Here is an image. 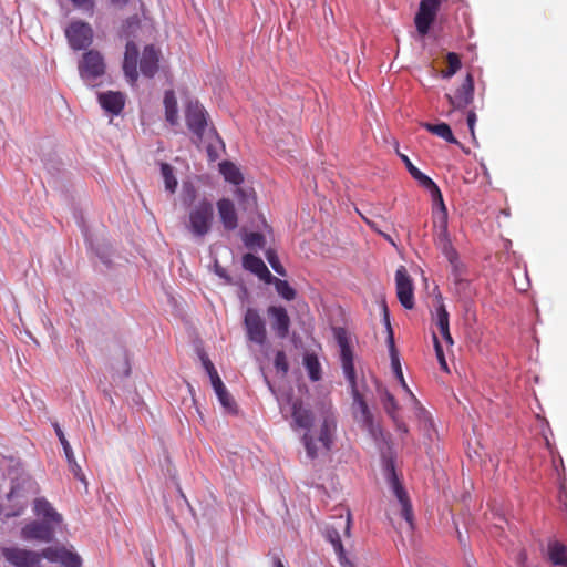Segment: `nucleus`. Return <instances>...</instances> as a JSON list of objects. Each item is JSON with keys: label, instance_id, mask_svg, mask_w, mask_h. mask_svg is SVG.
I'll list each match as a JSON object with an SVG mask.
<instances>
[{"label": "nucleus", "instance_id": "de8ad7c7", "mask_svg": "<svg viewBox=\"0 0 567 567\" xmlns=\"http://www.w3.org/2000/svg\"><path fill=\"white\" fill-rule=\"evenodd\" d=\"M363 220L367 223V225L372 229L374 230L375 233L378 234H382V230H381V225L378 220H373V219H368L367 217H362Z\"/></svg>", "mask_w": 567, "mask_h": 567}, {"label": "nucleus", "instance_id": "f3484780", "mask_svg": "<svg viewBox=\"0 0 567 567\" xmlns=\"http://www.w3.org/2000/svg\"><path fill=\"white\" fill-rule=\"evenodd\" d=\"M21 535L22 538L27 540L37 539L50 542L53 537V530L45 523L32 522L22 528Z\"/></svg>", "mask_w": 567, "mask_h": 567}, {"label": "nucleus", "instance_id": "79ce46f5", "mask_svg": "<svg viewBox=\"0 0 567 567\" xmlns=\"http://www.w3.org/2000/svg\"><path fill=\"white\" fill-rule=\"evenodd\" d=\"M275 367L278 371L282 372V374H287L289 370V364L287 360V355L284 351H278L275 355Z\"/></svg>", "mask_w": 567, "mask_h": 567}, {"label": "nucleus", "instance_id": "9b49d317", "mask_svg": "<svg viewBox=\"0 0 567 567\" xmlns=\"http://www.w3.org/2000/svg\"><path fill=\"white\" fill-rule=\"evenodd\" d=\"M384 311H385V321H386V326H388V330H389L388 343H389V352H390L391 367H392L393 373H394L395 378L399 380V382L401 383L402 388L412 396L413 400L416 401L414 394L409 389V386L404 380V377H403V371H402L401 363H400L399 352L395 348L393 331L390 326L386 307H384Z\"/></svg>", "mask_w": 567, "mask_h": 567}, {"label": "nucleus", "instance_id": "e2e57ef3", "mask_svg": "<svg viewBox=\"0 0 567 567\" xmlns=\"http://www.w3.org/2000/svg\"><path fill=\"white\" fill-rule=\"evenodd\" d=\"M153 567H155V566L153 565Z\"/></svg>", "mask_w": 567, "mask_h": 567}, {"label": "nucleus", "instance_id": "4d7b16f0", "mask_svg": "<svg viewBox=\"0 0 567 567\" xmlns=\"http://www.w3.org/2000/svg\"><path fill=\"white\" fill-rule=\"evenodd\" d=\"M344 533H346L347 536L350 535V516H348V518H347V524H346Z\"/></svg>", "mask_w": 567, "mask_h": 567}, {"label": "nucleus", "instance_id": "6e6d98bb", "mask_svg": "<svg viewBox=\"0 0 567 567\" xmlns=\"http://www.w3.org/2000/svg\"><path fill=\"white\" fill-rule=\"evenodd\" d=\"M128 1L130 0H111V2L113 4L121 6V7L125 6Z\"/></svg>", "mask_w": 567, "mask_h": 567}, {"label": "nucleus", "instance_id": "6e6552de", "mask_svg": "<svg viewBox=\"0 0 567 567\" xmlns=\"http://www.w3.org/2000/svg\"><path fill=\"white\" fill-rule=\"evenodd\" d=\"M185 118L188 128L196 136V142H200L207 127V113L205 109L197 101H190L185 110Z\"/></svg>", "mask_w": 567, "mask_h": 567}, {"label": "nucleus", "instance_id": "a211bd4d", "mask_svg": "<svg viewBox=\"0 0 567 567\" xmlns=\"http://www.w3.org/2000/svg\"><path fill=\"white\" fill-rule=\"evenodd\" d=\"M392 487H393L394 495L396 496L398 501L400 502V504L402 506V512H401L402 517L410 525H412L413 511H412V505H411L409 495L405 492V489L403 488V486L401 485V483L399 482L393 470H392Z\"/></svg>", "mask_w": 567, "mask_h": 567}, {"label": "nucleus", "instance_id": "5701e85b", "mask_svg": "<svg viewBox=\"0 0 567 567\" xmlns=\"http://www.w3.org/2000/svg\"><path fill=\"white\" fill-rule=\"evenodd\" d=\"M165 118L171 125L178 124L177 100L173 90H168L164 94Z\"/></svg>", "mask_w": 567, "mask_h": 567}, {"label": "nucleus", "instance_id": "4be33fe9", "mask_svg": "<svg viewBox=\"0 0 567 567\" xmlns=\"http://www.w3.org/2000/svg\"><path fill=\"white\" fill-rule=\"evenodd\" d=\"M548 559L556 566L567 567V547L558 540L549 542Z\"/></svg>", "mask_w": 567, "mask_h": 567}, {"label": "nucleus", "instance_id": "1a4fd4ad", "mask_svg": "<svg viewBox=\"0 0 567 567\" xmlns=\"http://www.w3.org/2000/svg\"><path fill=\"white\" fill-rule=\"evenodd\" d=\"M396 296L400 303L405 309L414 307V287L404 266H400L395 271Z\"/></svg>", "mask_w": 567, "mask_h": 567}, {"label": "nucleus", "instance_id": "dca6fc26", "mask_svg": "<svg viewBox=\"0 0 567 567\" xmlns=\"http://www.w3.org/2000/svg\"><path fill=\"white\" fill-rule=\"evenodd\" d=\"M101 107L113 115H118L125 105V95L121 92L107 91L99 94Z\"/></svg>", "mask_w": 567, "mask_h": 567}, {"label": "nucleus", "instance_id": "c85d7f7f", "mask_svg": "<svg viewBox=\"0 0 567 567\" xmlns=\"http://www.w3.org/2000/svg\"><path fill=\"white\" fill-rule=\"evenodd\" d=\"M436 324L439 327L440 333L442 334L443 339L449 343L450 346L453 344V339L450 333V327H449V312L446 311L445 307L441 305L437 309V321Z\"/></svg>", "mask_w": 567, "mask_h": 567}, {"label": "nucleus", "instance_id": "603ef678", "mask_svg": "<svg viewBox=\"0 0 567 567\" xmlns=\"http://www.w3.org/2000/svg\"><path fill=\"white\" fill-rule=\"evenodd\" d=\"M209 378H210V382H212V385L218 381H220V377L218 375V372L217 370L215 369L214 365H210V370L209 372H207Z\"/></svg>", "mask_w": 567, "mask_h": 567}, {"label": "nucleus", "instance_id": "c9c22d12", "mask_svg": "<svg viewBox=\"0 0 567 567\" xmlns=\"http://www.w3.org/2000/svg\"><path fill=\"white\" fill-rule=\"evenodd\" d=\"M265 243V237L260 233H248L244 237V244L249 249L262 248Z\"/></svg>", "mask_w": 567, "mask_h": 567}, {"label": "nucleus", "instance_id": "864d4df0", "mask_svg": "<svg viewBox=\"0 0 567 567\" xmlns=\"http://www.w3.org/2000/svg\"><path fill=\"white\" fill-rule=\"evenodd\" d=\"M440 247L442 248V251H443L444 255L446 252H449V250H451L453 248V246H452L450 240H445L443 245H440Z\"/></svg>", "mask_w": 567, "mask_h": 567}, {"label": "nucleus", "instance_id": "20e7f679", "mask_svg": "<svg viewBox=\"0 0 567 567\" xmlns=\"http://www.w3.org/2000/svg\"><path fill=\"white\" fill-rule=\"evenodd\" d=\"M105 69L104 58L97 50H89L79 62V74L89 84L101 78Z\"/></svg>", "mask_w": 567, "mask_h": 567}, {"label": "nucleus", "instance_id": "9d476101", "mask_svg": "<svg viewBox=\"0 0 567 567\" xmlns=\"http://www.w3.org/2000/svg\"><path fill=\"white\" fill-rule=\"evenodd\" d=\"M2 555L14 567H40L41 564L39 553L23 548H2Z\"/></svg>", "mask_w": 567, "mask_h": 567}, {"label": "nucleus", "instance_id": "680f3d73", "mask_svg": "<svg viewBox=\"0 0 567 567\" xmlns=\"http://www.w3.org/2000/svg\"><path fill=\"white\" fill-rule=\"evenodd\" d=\"M128 23H130V24H132V23H136V24H137V23H138V20H132V21H128Z\"/></svg>", "mask_w": 567, "mask_h": 567}, {"label": "nucleus", "instance_id": "393cba45", "mask_svg": "<svg viewBox=\"0 0 567 567\" xmlns=\"http://www.w3.org/2000/svg\"><path fill=\"white\" fill-rule=\"evenodd\" d=\"M423 127L427 132L445 140L449 143L458 144V141L454 137L451 127L446 123H440V124L424 123Z\"/></svg>", "mask_w": 567, "mask_h": 567}, {"label": "nucleus", "instance_id": "b1692460", "mask_svg": "<svg viewBox=\"0 0 567 567\" xmlns=\"http://www.w3.org/2000/svg\"><path fill=\"white\" fill-rule=\"evenodd\" d=\"M303 365L308 372V377L312 382H317L322 378V369L317 354L306 353L303 357Z\"/></svg>", "mask_w": 567, "mask_h": 567}, {"label": "nucleus", "instance_id": "473e14b6", "mask_svg": "<svg viewBox=\"0 0 567 567\" xmlns=\"http://www.w3.org/2000/svg\"><path fill=\"white\" fill-rule=\"evenodd\" d=\"M235 197L244 210L252 208L256 204L252 193L241 187L236 188Z\"/></svg>", "mask_w": 567, "mask_h": 567}, {"label": "nucleus", "instance_id": "09e8293b", "mask_svg": "<svg viewBox=\"0 0 567 567\" xmlns=\"http://www.w3.org/2000/svg\"><path fill=\"white\" fill-rule=\"evenodd\" d=\"M445 257L453 265V267L456 271L457 270L456 261L458 258L456 250L454 248H452L451 250H449V252L445 254Z\"/></svg>", "mask_w": 567, "mask_h": 567}, {"label": "nucleus", "instance_id": "a18cd8bd", "mask_svg": "<svg viewBox=\"0 0 567 567\" xmlns=\"http://www.w3.org/2000/svg\"><path fill=\"white\" fill-rule=\"evenodd\" d=\"M476 113L474 110H470L467 112V116H466V122H467V126L470 128V132H471V135L474 137V126H475V123H476Z\"/></svg>", "mask_w": 567, "mask_h": 567}, {"label": "nucleus", "instance_id": "f8f14e48", "mask_svg": "<svg viewBox=\"0 0 567 567\" xmlns=\"http://www.w3.org/2000/svg\"><path fill=\"white\" fill-rule=\"evenodd\" d=\"M267 315L276 336L280 339H285L290 328V318L287 310L282 306H270L267 309Z\"/></svg>", "mask_w": 567, "mask_h": 567}, {"label": "nucleus", "instance_id": "412c9836", "mask_svg": "<svg viewBox=\"0 0 567 567\" xmlns=\"http://www.w3.org/2000/svg\"><path fill=\"white\" fill-rule=\"evenodd\" d=\"M33 511L35 515L42 516L44 519L53 523H60L62 517L51 506V504L44 498H37L34 501Z\"/></svg>", "mask_w": 567, "mask_h": 567}, {"label": "nucleus", "instance_id": "39448f33", "mask_svg": "<svg viewBox=\"0 0 567 567\" xmlns=\"http://www.w3.org/2000/svg\"><path fill=\"white\" fill-rule=\"evenodd\" d=\"M65 37L74 51L84 50L93 42V29L87 22L75 20L65 28Z\"/></svg>", "mask_w": 567, "mask_h": 567}, {"label": "nucleus", "instance_id": "ddd939ff", "mask_svg": "<svg viewBox=\"0 0 567 567\" xmlns=\"http://www.w3.org/2000/svg\"><path fill=\"white\" fill-rule=\"evenodd\" d=\"M138 48L133 41H128L125 47L123 71L131 84L138 79L137 72Z\"/></svg>", "mask_w": 567, "mask_h": 567}, {"label": "nucleus", "instance_id": "7c9ffc66", "mask_svg": "<svg viewBox=\"0 0 567 567\" xmlns=\"http://www.w3.org/2000/svg\"><path fill=\"white\" fill-rule=\"evenodd\" d=\"M446 63L447 69L442 71V76L445 79H450L461 69L462 63L458 54L454 52H449L446 54Z\"/></svg>", "mask_w": 567, "mask_h": 567}, {"label": "nucleus", "instance_id": "aec40b11", "mask_svg": "<svg viewBox=\"0 0 567 567\" xmlns=\"http://www.w3.org/2000/svg\"><path fill=\"white\" fill-rule=\"evenodd\" d=\"M413 178L419 182L421 186L429 189L434 203L440 205V208H444V200L439 186L427 175L419 171Z\"/></svg>", "mask_w": 567, "mask_h": 567}, {"label": "nucleus", "instance_id": "c756f323", "mask_svg": "<svg viewBox=\"0 0 567 567\" xmlns=\"http://www.w3.org/2000/svg\"><path fill=\"white\" fill-rule=\"evenodd\" d=\"M161 173L164 179L165 189L174 194L177 189L178 182L174 175V168L168 163H161Z\"/></svg>", "mask_w": 567, "mask_h": 567}, {"label": "nucleus", "instance_id": "a19ab883", "mask_svg": "<svg viewBox=\"0 0 567 567\" xmlns=\"http://www.w3.org/2000/svg\"><path fill=\"white\" fill-rule=\"evenodd\" d=\"M266 258H267L268 262L270 264V266L272 267V269L278 275L286 276V270H285L284 266L280 264L279 258L274 250H268L266 252Z\"/></svg>", "mask_w": 567, "mask_h": 567}, {"label": "nucleus", "instance_id": "8fccbe9b", "mask_svg": "<svg viewBox=\"0 0 567 567\" xmlns=\"http://www.w3.org/2000/svg\"><path fill=\"white\" fill-rule=\"evenodd\" d=\"M392 420L394 421L398 431H400L404 434H406L409 432L408 425L403 421L399 420L396 417V415Z\"/></svg>", "mask_w": 567, "mask_h": 567}, {"label": "nucleus", "instance_id": "49530a36", "mask_svg": "<svg viewBox=\"0 0 567 567\" xmlns=\"http://www.w3.org/2000/svg\"><path fill=\"white\" fill-rule=\"evenodd\" d=\"M400 157H401L402 162L405 164L406 169L409 171V173L411 174L412 177L416 173H419L420 169L416 166L413 165V163L411 162V159L406 155L400 154Z\"/></svg>", "mask_w": 567, "mask_h": 567}, {"label": "nucleus", "instance_id": "5fc2aeb1", "mask_svg": "<svg viewBox=\"0 0 567 567\" xmlns=\"http://www.w3.org/2000/svg\"><path fill=\"white\" fill-rule=\"evenodd\" d=\"M202 360H203V365H204L206 372H209L210 365H214V364L212 363V361L208 358L203 357Z\"/></svg>", "mask_w": 567, "mask_h": 567}, {"label": "nucleus", "instance_id": "f704fd0d", "mask_svg": "<svg viewBox=\"0 0 567 567\" xmlns=\"http://www.w3.org/2000/svg\"><path fill=\"white\" fill-rule=\"evenodd\" d=\"M327 537L329 542L332 544L334 551L339 556L340 561L342 563L343 559H346V553L339 533L334 529L328 530Z\"/></svg>", "mask_w": 567, "mask_h": 567}, {"label": "nucleus", "instance_id": "72a5a7b5", "mask_svg": "<svg viewBox=\"0 0 567 567\" xmlns=\"http://www.w3.org/2000/svg\"><path fill=\"white\" fill-rule=\"evenodd\" d=\"M381 400H382V403H383V406H384V410L386 411V413L392 419H394L399 406H398V402H396L395 398L393 396V394H391L388 390L384 389L381 394Z\"/></svg>", "mask_w": 567, "mask_h": 567}, {"label": "nucleus", "instance_id": "6ab92c4d", "mask_svg": "<svg viewBox=\"0 0 567 567\" xmlns=\"http://www.w3.org/2000/svg\"><path fill=\"white\" fill-rule=\"evenodd\" d=\"M243 266L246 270L257 275L260 279L270 281L272 278L262 259L252 254H246L243 257Z\"/></svg>", "mask_w": 567, "mask_h": 567}, {"label": "nucleus", "instance_id": "4468645a", "mask_svg": "<svg viewBox=\"0 0 567 567\" xmlns=\"http://www.w3.org/2000/svg\"><path fill=\"white\" fill-rule=\"evenodd\" d=\"M159 51L153 44L146 45L142 53L140 70L146 78H153L158 71Z\"/></svg>", "mask_w": 567, "mask_h": 567}, {"label": "nucleus", "instance_id": "ea45409f", "mask_svg": "<svg viewBox=\"0 0 567 567\" xmlns=\"http://www.w3.org/2000/svg\"><path fill=\"white\" fill-rule=\"evenodd\" d=\"M63 548L64 547H48V548H44L39 554L41 555V559L45 558L50 561L55 563V561H60V559L62 558L61 553L63 551Z\"/></svg>", "mask_w": 567, "mask_h": 567}, {"label": "nucleus", "instance_id": "0eeeda50", "mask_svg": "<svg viewBox=\"0 0 567 567\" xmlns=\"http://www.w3.org/2000/svg\"><path fill=\"white\" fill-rule=\"evenodd\" d=\"M244 327L249 341L262 346L267 340L266 323L259 312L248 308L244 316Z\"/></svg>", "mask_w": 567, "mask_h": 567}, {"label": "nucleus", "instance_id": "e433bc0d", "mask_svg": "<svg viewBox=\"0 0 567 567\" xmlns=\"http://www.w3.org/2000/svg\"><path fill=\"white\" fill-rule=\"evenodd\" d=\"M61 559L60 563L64 567H81L82 566V559L81 557L72 551H69L66 548H63V551L61 553Z\"/></svg>", "mask_w": 567, "mask_h": 567}, {"label": "nucleus", "instance_id": "13d9d810", "mask_svg": "<svg viewBox=\"0 0 567 567\" xmlns=\"http://www.w3.org/2000/svg\"><path fill=\"white\" fill-rule=\"evenodd\" d=\"M216 272H217V275H218L219 277H221V278H226V274H225V270H224V269H221V268L217 267Z\"/></svg>", "mask_w": 567, "mask_h": 567}, {"label": "nucleus", "instance_id": "4c0bfd02", "mask_svg": "<svg viewBox=\"0 0 567 567\" xmlns=\"http://www.w3.org/2000/svg\"><path fill=\"white\" fill-rule=\"evenodd\" d=\"M53 426H54L55 434L59 437L61 445L63 446V451L66 456V460L73 461L74 454H73L72 447H71L69 441L66 440L62 429L60 427V425L58 423H55Z\"/></svg>", "mask_w": 567, "mask_h": 567}, {"label": "nucleus", "instance_id": "a878e982", "mask_svg": "<svg viewBox=\"0 0 567 567\" xmlns=\"http://www.w3.org/2000/svg\"><path fill=\"white\" fill-rule=\"evenodd\" d=\"M219 168L227 182L237 186L244 182L243 174L234 163L227 161L223 162L219 164Z\"/></svg>", "mask_w": 567, "mask_h": 567}, {"label": "nucleus", "instance_id": "58836bf2", "mask_svg": "<svg viewBox=\"0 0 567 567\" xmlns=\"http://www.w3.org/2000/svg\"><path fill=\"white\" fill-rule=\"evenodd\" d=\"M433 343H434L435 354H436V358H437L441 369L444 372L449 373L450 370H449L447 362L445 360L443 348H442V346L437 339V336L435 333H433Z\"/></svg>", "mask_w": 567, "mask_h": 567}, {"label": "nucleus", "instance_id": "cd10ccee", "mask_svg": "<svg viewBox=\"0 0 567 567\" xmlns=\"http://www.w3.org/2000/svg\"><path fill=\"white\" fill-rule=\"evenodd\" d=\"M434 227L437 229L436 240L439 245H443L445 240H450L447 231V210L445 206L444 208H440V214L434 220Z\"/></svg>", "mask_w": 567, "mask_h": 567}, {"label": "nucleus", "instance_id": "37998d69", "mask_svg": "<svg viewBox=\"0 0 567 567\" xmlns=\"http://www.w3.org/2000/svg\"><path fill=\"white\" fill-rule=\"evenodd\" d=\"M74 7L80 8L85 11L93 12L94 9V0H70Z\"/></svg>", "mask_w": 567, "mask_h": 567}, {"label": "nucleus", "instance_id": "3c124183", "mask_svg": "<svg viewBox=\"0 0 567 567\" xmlns=\"http://www.w3.org/2000/svg\"><path fill=\"white\" fill-rule=\"evenodd\" d=\"M209 378H210V382H212V385L218 381H220V377L218 375V372L217 370L215 369L214 365H210V370L209 372H207Z\"/></svg>", "mask_w": 567, "mask_h": 567}, {"label": "nucleus", "instance_id": "bf43d9fd", "mask_svg": "<svg viewBox=\"0 0 567 567\" xmlns=\"http://www.w3.org/2000/svg\"><path fill=\"white\" fill-rule=\"evenodd\" d=\"M381 235H382V236H383L388 241H390L391 244H393V245H394V241L392 240V238H391V236H390V235H388V234H385V233H383V231H382V234H381Z\"/></svg>", "mask_w": 567, "mask_h": 567}, {"label": "nucleus", "instance_id": "7ed1b4c3", "mask_svg": "<svg viewBox=\"0 0 567 567\" xmlns=\"http://www.w3.org/2000/svg\"><path fill=\"white\" fill-rule=\"evenodd\" d=\"M214 216L213 203L204 197L190 206L186 228L195 237L203 238L212 230Z\"/></svg>", "mask_w": 567, "mask_h": 567}, {"label": "nucleus", "instance_id": "2eb2a0df", "mask_svg": "<svg viewBox=\"0 0 567 567\" xmlns=\"http://www.w3.org/2000/svg\"><path fill=\"white\" fill-rule=\"evenodd\" d=\"M219 219L226 230H234L238 227V217L234 203L228 198L217 202Z\"/></svg>", "mask_w": 567, "mask_h": 567}, {"label": "nucleus", "instance_id": "f03ea898", "mask_svg": "<svg viewBox=\"0 0 567 567\" xmlns=\"http://www.w3.org/2000/svg\"><path fill=\"white\" fill-rule=\"evenodd\" d=\"M336 339L340 347V361L343 374L349 383L352 394V414L353 417L362 425L370 427L373 424V415L360 393L357 384V373L353 363V351L344 329L339 328L336 330Z\"/></svg>", "mask_w": 567, "mask_h": 567}, {"label": "nucleus", "instance_id": "423d86ee", "mask_svg": "<svg viewBox=\"0 0 567 567\" xmlns=\"http://www.w3.org/2000/svg\"><path fill=\"white\" fill-rule=\"evenodd\" d=\"M451 111H463L467 109L474 101V78L471 73H467L463 82L456 90L445 95Z\"/></svg>", "mask_w": 567, "mask_h": 567}, {"label": "nucleus", "instance_id": "052dcab7", "mask_svg": "<svg viewBox=\"0 0 567 567\" xmlns=\"http://www.w3.org/2000/svg\"><path fill=\"white\" fill-rule=\"evenodd\" d=\"M275 567H285V566H284L282 561L279 558H277L275 560Z\"/></svg>", "mask_w": 567, "mask_h": 567}, {"label": "nucleus", "instance_id": "f257e3e1", "mask_svg": "<svg viewBox=\"0 0 567 567\" xmlns=\"http://www.w3.org/2000/svg\"><path fill=\"white\" fill-rule=\"evenodd\" d=\"M292 419L298 427L307 430L302 436V444L308 458L315 460L320 452L328 453L331 450L337 430V416L332 410L328 409L322 412L318 435L312 430V412L306 409L300 401H295L292 404Z\"/></svg>", "mask_w": 567, "mask_h": 567}, {"label": "nucleus", "instance_id": "c03bdc74", "mask_svg": "<svg viewBox=\"0 0 567 567\" xmlns=\"http://www.w3.org/2000/svg\"><path fill=\"white\" fill-rule=\"evenodd\" d=\"M68 463H69L70 470L74 474V476L78 480L83 482L84 481V475H83V472H82L80 465L76 463L75 457L73 456V461L68 460Z\"/></svg>", "mask_w": 567, "mask_h": 567}, {"label": "nucleus", "instance_id": "bb28decb", "mask_svg": "<svg viewBox=\"0 0 567 567\" xmlns=\"http://www.w3.org/2000/svg\"><path fill=\"white\" fill-rule=\"evenodd\" d=\"M214 391L220 402V404L229 412H235L236 410V403L230 395V393L227 391L225 384L223 381H218L213 384Z\"/></svg>", "mask_w": 567, "mask_h": 567}, {"label": "nucleus", "instance_id": "2f4dec72", "mask_svg": "<svg viewBox=\"0 0 567 567\" xmlns=\"http://www.w3.org/2000/svg\"><path fill=\"white\" fill-rule=\"evenodd\" d=\"M276 291L278 295H280L284 299L291 301L296 298V290L289 285L287 280L272 278Z\"/></svg>", "mask_w": 567, "mask_h": 567}]
</instances>
